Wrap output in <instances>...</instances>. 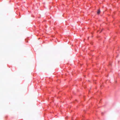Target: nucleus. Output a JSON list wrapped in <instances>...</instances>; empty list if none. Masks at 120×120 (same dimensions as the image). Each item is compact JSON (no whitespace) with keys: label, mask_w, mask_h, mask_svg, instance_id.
Returning a JSON list of instances; mask_svg holds the SVG:
<instances>
[{"label":"nucleus","mask_w":120,"mask_h":120,"mask_svg":"<svg viewBox=\"0 0 120 120\" xmlns=\"http://www.w3.org/2000/svg\"><path fill=\"white\" fill-rule=\"evenodd\" d=\"M100 9H99L98 10L97 12V14H98V15H99V14L100 13Z\"/></svg>","instance_id":"1"},{"label":"nucleus","mask_w":120,"mask_h":120,"mask_svg":"<svg viewBox=\"0 0 120 120\" xmlns=\"http://www.w3.org/2000/svg\"><path fill=\"white\" fill-rule=\"evenodd\" d=\"M102 30L101 31V32L102 31V30Z\"/></svg>","instance_id":"2"}]
</instances>
